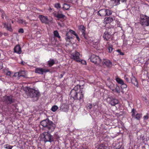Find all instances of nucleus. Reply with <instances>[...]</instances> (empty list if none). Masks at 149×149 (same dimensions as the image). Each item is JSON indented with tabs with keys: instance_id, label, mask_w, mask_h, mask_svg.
<instances>
[{
	"instance_id": "f257e3e1",
	"label": "nucleus",
	"mask_w": 149,
	"mask_h": 149,
	"mask_svg": "<svg viewBox=\"0 0 149 149\" xmlns=\"http://www.w3.org/2000/svg\"><path fill=\"white\" fill-rule=\"evenodd\" d=\"M79 88L80 86L77 85L75 86L71 90L70 93L71 98H73L74 100H83L84 92L82 90L78 89Z\"/></svg>"
},
{
	"instance_id": "f03ea898",
	"label": "nucleus",
	"mask_w": 149,
	"mask_h": 149,
	"mask_svg": "<svg viewBox=\"0 0 149 149\" xmlns=\"http://www.w3.org/2000/svg\"><path fill=\"white\" fill-rule=\"evenodd\" d=\"M24 90L28 97L35 98L36 100L38 99L40 95L39 92L38 90L30 88L29 87H26L24 88Z\"/></svg>"
},
{
	"instance_id": "7ed1b4c3",
	"label": "nucleus",
	"mask_w": 149,
	"mask_h": 149,
	"mask_svg": "<svg viewBox=\"0 0 149 149\" xmlns=\"http://www.w3.org/2000/svg\"><path fill=\"white\" fill-rule=\"evenodd\" d=\"M40 124L43 127H47L50 133L54 131L55 127V124L48 119L42 120L40 122Z\"/></svg>"
},
{
	"instance_id": "20e7f679",
	"label": "nucleus",
	"mask_w": 149,
	"mask_h": 149,
	"mask_svg": "<svg viewBox=\"0 0 149 149\" xmlns=\"http://www.w3.org/2000/svg\"><path fill=\"white\" fill-rule=\"evenodd\" d=\"M49 132V130L47 132H45L40 135V137L42 140L45 142H52L54 141L53 136L51 135Z\"/></svg>"
},
{
	"instance_id": "39448f33",
	"label": "nucleus",
	"mask_w": 149,
	"mask_h": 149,
	"mask_svg": "<svg viewBox=\"0 0 149 149\" xmlns=\"http://www.w3.org/2000/svg\"><path fill=\"white\" fill-rule=\"evenodd\" d=\"M140 21L142 25L149 26V17L144 15H141Z\"/></svg>"
},
{
	"instance_id": "423d86ee",
	"label": "nucleus",
	"mask_w": 149,
	"mask_h": 149,
	"mask_svg": "<svg viewBox=\"0 0 149 149\" xmlns=\"http://www.w3.org/2000/svg\"><path fill=\"white\" fill-rule=\"evenodd\" d=\"M112 12L109 10L103 9L100 10L98 13L102 17L105 16H109L112 14Z\"/></svg>"
},
{
	"instance_id": "0eeeda50",
	"label": "nucleus",
	"mask_w": 149,
	"mask_h": 149,
	"mask_svg": "<svg viewBox=\"0 0 149 149\" xmlns=\"http://www.w3.org/2000/svg\"><path fill=\"white\" fill-rule=\"evenodd\" d=\"M80 56L81 55L79 53L75 51L71 54L70 58L77 62L80 61Z\"/></svg>"
},
{
	"instance_id": "6e6552de",
	"label": "nucleus",
	"mask_w": 149,
	"mask_h": 149,
	"mask_svg": "<svg viewBox=\"0 0 149 149\" xmlns=\"http://www.w3.org/2000/svg\"><path fill=\"white\" fill-rule=\"evenodd\" d=\"M91 60L92 62L95 64H100L101 63V60L99 57L94 54L91 56Z\"/></svg>"
},
{
	"instance_id": "1a4fd4ad",
	"label": "nucleus",
	"mask_w": 149,
	"mask_h": 149,
	"mask_svg": "<svg viewBox=\"0 0 149 149\" xmlns=\"http://www.w3.org/2000/svg\"><path fill=\"white\" fill-rule=\"evenodd\" d=\"M26 75V72L24 70H21L18 72L15 73L13 76L16 77H25Z\"/></svg>"
},
{
	"instance_id": "9d476101",
	"label": "nucleus",
	"mask_w": 149,
	"mask_h": 149,
	"mask_svg": "<svg viewBox=\"0 0 149 149\" xmlns=\"http://www.w3.org/2000/svg\"><path fill=\"white\" fill-rule=\"evenodd\" d=\"M49 71L48 69H45L42 68H36L35 69V72L40 74H43L44 73Z\"/></svg>"
},
{
	"instance_id": "9b49d317",
	"label": "nucleus",
	"mask_w": 149,
	"mask_h": 149,
	"mask_svg": "<svg viewBox=\"0 0 149 149\" xmlns=\"http://www.w3.org/2000/svg\"><path fill=\"white\" fill-rule=\"evenodd\" d=\"M106 84L107 86L112 91L113 90V88L115 87V85L116 84H114L112 83L110 81V79H107V80L106 82Z\"/></svg>"
},
{
	"instance_id": "f8f14e48",
	"label": "nucleus",
	"mask_w": 149,
	"mask_h": 149,
	"mask_svg": "<svg viewBox=\"0 0 149 149\" xmlns=\"http://www.w3.org/2000/svg\"><path fill=\"white\" fill-rule=\"evenodd\" d=\"M4 98L8 104H11L13 102V97L11 95L6 96L4 97Z\"/></svg>"
},
{
	"instance_id": "ddd939ff",
	"label": "nucleus",
	"mask_w": 149,
	"mask_h": 149,
	"mask_svg": "<svg viewBox=\"0 0 149 149\" xmlns=\"http://www.w3.org/2000/svg\"><path fill=\"white\" fill-rule=\"evenodd\" d=\"M103 65H105L108 67H111L112 65V63L109 60L104 59L102 62Z\"/></svg>"
},
{
	"instance_id": "4468645a",
	"label": "nucleus",
	"mask_w": 149,
	"mask_h": 149,
	"mask_svg": "<svg viewBox=\"0 0 149 149\" xmlns=\"http://www.w3.org/2000/svg\"><path fill=\"white\" fill-rule=\"evenodd\" d=\"M38 17L42 23H48V20L46 17L42 15H39Z\"/></svg>"
},
{
	"instance_id": "2eb2a0df",
	"label": "nucleus",
	"mask_w": 149,
	"mask_h": 149,
	"mask_svg": "<svg viewBox=\"0 0 149 149\" xmlns=\"http://www.w3.org/2000/svg\"><path fill=\"white\" fill-rule=\"evenodd\" d=\"M114 19L115 18L113 17L105 18L104 19V23L105 24H107L112 22Z\"/></svg>"
},
{
	"instance_id": "dca6fc26",
	"label": "nucleus",
	"mask_w": 149,
	"mask_h": 149,
	"mask_svg": "<svg viewBox=\"0 0 149 149\" xmlns=\"http://www.w3.org/2000/svg\"><path fill=\"white\" fill-rule=\"evenodd\" d=\"M3 24L4 25V27L6 28L7 30L11 32L13 31V29L10 24H6L5 23H3Z\"/></svg>"
},
{
	"instance_id": "f3484780",
	"label": "nucleus",
	"mask_w": 149,
	"mask_h": 149,
	"mask_svg": "<svg viewBox=\"0 0 149 149\" xmlns=\"http://www.w3.org/2000/svg\"><path fill=\"white\" fill-rule=\"evenodd\" d=\"M14 52L18 54L21 53L22 51L21 48L19 45H16L14 49Z\"/></svg>"
},
{
	"instance_id": "a211bd4d",
	"label": "nucleus",
	"mask_w": 149,
	"mask_h": 149,
	"mask_svg": "<svg viewBox=\"0 0 149 149\" xmlns=\"http://www.w3.org/2000/svg\"><path fill=\"white\" fill-rule=\"evenodd\" d=\"M131 79L132 83L135 86L137 87L138 86V84L137 80L135 77L132 75L131 77Z\"/></svg>"
},
{
	"instance_id": "6ab92c4d",
	"label": "nucleus",
	"mask_w": 149,
	"mask_h": 149,
	"mask_svg": "<svg viewBox=\"0 0 149 149\" xmlns=\"http://www.w3.org/2000/svg\"><path fill=\"white\" fill-rule=\"evenodd\" d=\"M53 14L54 16L58 18V19L60 18H63L65 16L62 13H54Z\"/></svg>"
},
{
	"instance_id": "aec40b11",
	"label": "nucleus",
	"mask_w": 149,
	"mask_h": 149,
	"mask_svg": "<svg viewBox=\"0 0 149 149\" xmlns=\"http://www.w3.org/2000/svg\"><path fill=\"white\" fill-rule=\"evenodd\" d=\"M103 38L106 40H108L111 37V35L107 32H105L103 35Z\"/></svg>"
},
{
	"instance_id": "412c9836",
	"label": "nucleus",
	"mask_w": 149,
	"mask_h": 149,
	"mask_svg": "<svg viewBox=\"0 0 149 149\" xmlns=\"http://www.w3.org/2000/svg\"><path fill=\"white\" fill-rule=\"evenodd\" d=\"M109 99L110 100V103L111 105L115 106V105L118 104V100L117 99H113L111 100L110 98H109Z\"/></svg>"
},
{
	"instance_id": "4be33fe9",
	"label": "nucleus",
	"mask_w": 149,
	"mask_h": 149,
	"mask_svg": "<svg viewBox=\"0 0 149 149\" xmlns=\"http://www.w3.org/2000/svg\"><path fill=\"white\" fill-rule=\"evenodd\" d=\"M110 3L112 6H116L120 3L119 0H110Z\"/></svg>"
},
{
	"instance_id": "5701e85b",
	"label": "nucleus",
	"mask_w": 149,
	"mask_h": 149,
	"mask_svg": "<svg viewBox=\"0 0 149 149\" xmlns=\"http://www.w3.org/2000/svg\"><path fill=\"white\" fill-rule=\"evenodd\" d=\"M113 89L114 90L112 91L114 92L118 93H119L120 92V87L117 84L115 85V87L114 88H113Z\"/></svg>"
},
{
	"instance_id": "b1692460",
	"label": "nucleus",
	"mask_w": 149,
	"mask_h": 149,
	"mask_svg": "<svg viewBox=\"0 0 149 149\" xmlns=\"http://www.w3.org/2000/svg\"><path fill=\"white\" fill-rule=\"evenodd\" d=\"M66 37L65 38V39L67 42H70V40L72 39L73 38L72 36H70L68 34V33H66Z\"/></svg>"
},
{
	"instance_id": "393cba45",
	"label": "nucleus",
	"mask_w": 149,
	"mask_h": 149,
	"mask_svg": "<svg viewBox=\"0 0 149 149\" xmlns=\"http://www.w3.org/2000/svg\"><path fill=\"white\" fill-rule=\"evenodd\" d=\"M79 29L81 31L82 33V34L84 35L85 34L84 32L85 30V28L83 25H80L79 27Z\"/></svg>"
},
{
	"instance_id": "a878e982",
	"label": "nucleus",
	"mask_w": 149,
	"mask_h": 149,
	"mask_svg": "<svg viewBox=\"0 0 149 149\" xmlns=\"http://www.w3.org/2000/svg\"><path fill=\"white\" fill-rule=\"evenodd\" d=\"M54 63L55 62L54 60L50 59L48 61V65L49 66H51L54 65Z\"/></svg>"
},
{
	"instance_id": "bb28decb",
	"label": "nucleus",
	"mask_w": 149,
	"mask_h": 149,
	"mask_svg": "<svg viewBox=\"0 0 149 149\" xmlns=\"http://www.w3.org/2000/svg\"><path fill=\"white\" fill-rule=\"evenodd\" d=\"M116 80L118 84L121 85L122 84H123V82H124L123 81L122 79L118 77L116 78Z\"/></svg>"
},
{
	"instance_id": "cd10ccee",
	"label": "nucleus",
	"mask_w": 149,
	"mask_h": 149,
	"mask_svg": "<svg viewBox=\"0 0 149 149\" xmlns=\"http://www.w3.org/2000/svg\"><path fill=\"white\" fill-rule=\"evenodd\" d=\"M13 147V146L8 144L5 145L4 146V147L6 149H12Z\"/></svg>"
},
{
	"instance_id": "c85d7f7f",
	"label": "nucleus",
	"mask_w": 149,
	"mask_h": 149,
	"mask_svg": "<svg viewBox=\"0 0 149 149\" xmlns=\"http://www.w3.org/2000/svg\"><path fill=\"white\" fill-rule=\"evenodd\" d=\"M70 7V6L69 5L67 4H64L63 5V9L65 10H68Z\"/></svg>"
},
{
	"instance_id": "c756f323",
	"label": "nucleus",
	"mask_w": 149,
	"mask_h": 149,
	"mask_svg": "<svg viewBox=\"0 0 149 149\" xmlns=\"http://www.w3.org/2000/svg\"><path fill=\"white\" fill-rule=\"evenodd\" d=\"M58 108V107L56 105H54L52 107L51 109V110L52 111L55 112L57 110Z\"/></svg>"
},
{
	"instance_id": "7c9ffc66",
	"label": "nucleus",
	"mask_w": 149,
	"mask_h": 149,
	"mask_svg": "<svg viewBox=\"0 0 149 149\" xmlns=\"http://www.w3.org/2000/svg\"><path fill=\"white\" fill-rule=\"evenodd\" d=\"M54 36L56 37H58V38H60V36H59L58 32L57 31H55L54 32Z\"/></svg>"
},
{
	"instance_id": "2f4dec72",
	"label": "nucleus",
	"mask_w": 149,
	"mask_h": 149,
	"mask_svg": "<svg viewBox=\"0 0 149 149\" xmlns=\"http://www.w3.org/2000/svg\"><path fill=\"white\" fill-rule=\"evenodd\" d=\"M98 108V106L97 105H93L92 110L94 111H95L98 110L97 109Z\"/></svg>"
},
{
	"instance_id": "473e14b6",
	"label": "nucleus",
	"mask_w": 149,
	"mask_h": 149,
	"mask_svg": "<svg viewBox=\"0 0 149 149\" xmlns=\"http://www.w3.org/2000/svg\"><path fill=\"white\" fill-rule=\"evenodd\" d=\"M109 51V52L111 53L113 51V48L112 46H109L108 47Z\"/></svg>"
},
{
	"instance_id": "72a5a7b5",
	"label": "nucleus",
	"mask_w": 149,
	"mask_h": 149,
	"mask_svg": "<svg viewBox=\"0 0 149 149\" xmlns=\"http://www.w3.org/2000/svg\"><path fill=\"white\" fill-rule=\"evenodd\" d=\"M92 43L94 45H97L99 43V42L97 40H94L92 42Z\"/></svg>"
},
{
	"instance_id": "f704fd0d",
	"label": "nucleus",
	"mask_w": 149,
	"mask_h": 149,
	"mask_svg": "<svg viewBox=\"0 0 149 149\" xmlns=\"http://www.w3.org/2000/svg\"><path fill=\"white\" fill-rule=\"evenodd\" d=\"M127 87V85L126 84L124 83V82H123V84H121V87L123 88H126Z\"/></svg>"
},
{
	"instance_id": "c9c22d12",
	"label": "nucleus",
	"mask_w": 149,
	"mask_h": 149,
	"mask_svg": "<svg viewBox=\"0 0 149 149\" xmlns=\"http://www.w3.org/2000/svg\"><path fill=\"white\" fill-rule=\"evenodd\" d=\"M77 62L81 63V64H86V62L84 60H81L80 59V61H77Z\"/></svg>"
},
{
	"instance_id": "e433bc0d",
	"label": "nucleus",
	"mask_w": 149,
	"mask_h": 149,
	"mask_svg": "<svg viewBox=\"0 0 149 149\" xmlns=\"http://www.w3.org/2000/svg\"><path fill=\"white\" fill-rule=\"evenodd\" d=\"M93 106V105H92L91 104H88L87 105L88 108L89 109H92Z\"/></svg>"
},
{
	"instance_id": "4c0bfd02",
	"label": "nucleus",
	"mask_w": 149,
	"mask_h": 149,
	"mask_svg": "<svg viewBox=\"0 0 149 149\" xmlns=\"http://www.w3.org/2000/svg\"><path fill=\"white\" fill-rule=\"evenodd\" d=\"M55 7L57 8H61V5L59 3H57L55 4Z\"/></svg>"
},
{
	"instance_id": "58836bf2",
	"label": "nucleus",
	"mask_w": 149,
	"mask_h": 149,
	"mask_svg": "<svg viewBox=\"0 0 149 149\" xmlns=\"http://www.w3.org/2000/svg\"><path fill=\"white\" fill-rule=\"evenodd\" d=\"M141 115L140 114H137L136 116V118L137 120H139L140 119Z\"/></svg>"
},
{
	"instance_id": "ea45409f",
	"label": "nucleus",
	"mask_w": 149,
	"mask_h": 149,
	"mask_svg": "<svg viewBox=\"0 0 149 149\" xmlns=\"http://www.w3.org/2000/svg\"><path fill=\"white\" fill-rule=\"evenodd\" d=\"M69 32L71 34H72L73 35H75L76 34V33L75 32L73 31V30H72L71 29H70L69 30Z\"/></svg>"
},
{
	"instance_id": "a19ab883",
	"label": "nucleus",
	"mask_w": 149,
	"mask_h": 149,
	"mask_svg": "<svg viewBox=\"0 0 149 149\" xmlns=\"http://www.w3.org/2000/svg\"><path fill=\"white\" fill-rule=\"evenodd\" d=\"M6 74L7 75L10 76L11 74V72L7 70L6 72Z\"/></svg>"
},
{
	"instance_id": "79ce46f5",
	"label": "nucleus",
	"mask_w": 149,
	"mask_h": 149,
	"mask_svg": "<svg viewBox=\"0 0 149 149\" xmlns=\"http://www.w3.org/2000/svg\"><path fill=\"white\" fill-rule=\"evenodd\" d=\"M18 32L19 33H23L24 30L23 29L20 28L18 30Z\"/></svg>"
},
{
	"instance_id": "37998d69",
	"label": "nucleus",
	"mask_w": 149,
	"mask_h": 149,
	"mask_svg": "<svg viewBox=\"0 0 149 149\" xmlns=\"http://www.w3.org/2000/svg\"><path fill=\"white\" fill-rule=\"evenodd\" d=\"M54 138L56 139H57L59 138V136L58 135V134L57 133H56L54 135Z\"/></svg>"
},
{
	"instance_id": "c03bdc74",
	"label": "nucleus",
	"mask_w": 149,
	"mask_h": 149,
	"mask_svg": "<svg viewBox=\"0 0 149 149\" xmlns=\"http://www.w3.org/2000/svg\"><path fill=\"white\" fill-rule=\"evenodd\" d=\"M18 22L19 23H22H22H23L24 20L22 19H20L19 20Z\"/></svg>"
},
{
	"instance_id": "a18cd8bd",
	"label": "nucleus",
	"mask_w": 149,
	"mask_h": 149,
	"mask_svg": "<svg viewBox=\"0 0 149 149\" xmlns=\"http://www.w3.org/2000/svg\"><path fill=\"white\" fill-rule=\"evenodd\" d=\"M124 79L127 82H129V80L128 79V78H127L125 75V76Z\"/></svg>"
},
{
	"instance_id": "49530a36",
	"label": "nucleus",
	"mask_w": 149,
	"mask_h": 149,
	"mask_svg": "<svg viewBox=\"0 0 149 149\" xmlns=\"http://www.w3.org/2000/svg\"><path fill=\"white\" fill-rule=\"evenodd\" d=\"M117 51L118 52L120 53V55H124V54L123 53L121 52L120 50H118Z\"/></svg>"
},
{
	"instance_id": "de8ad7c7",
	"label": "nucleus",
	"mask_w": 149,
	"mask_h": 149,
	"mask_svg": "<svg viewBox=\"0 0 149 149\" xmlns=\"http://www.w3.org/2000/svg\"><path fill=\"white\" fill-rule=\"evenodd\" d=\"M75 36H76L77 38V40L78 41H79V40H80V39L79 38V37L78 36V35L76 34Z\"/></svg>"
},
{
	"instance_id": "09e8293b",
	"label": "nucleus",
	"mask_w": 149,
	"mask_h": 149,
	"mask_svg": "<svg viewBox=\"0 0 149 149\" xmlns=\"http://www.w3.org/2000/svg\"><path fill=\"white\" fill-rule=\"evenodd\" d=\"M1 13H2V18H3V14L4 13V12L2 10H1Z\"/></svg>"
},
{
	"instance_id": "8fccbe9b",
	"label": "nucleus",
	"mask_w": 149,
	"mask_h": 149,
	"mask_svg": "<svg viewBox=\"0 0 149 149\" xmlns=\"http://www.w3.org/2000/svg\"><path fill=\"white\" fill-rule=\"evenodd\" d=\"M27 24V22L25 21V20H24L23 23H22V24L24 25H26Z\"/></svg>"
},
{
	"instance_id": "3c124183",
	"label": "nucleus",
	"mask_w": 149,
	"mask_h": 149,
	"mask_svg": "<svg viewBox=\"0 0 149 149\" xmlns=\"http://www.w3.org/2000/svg\"><path fill=\"white\" fill-rule=\"evenodd\" d=\"M145 119H147L148 118V117L147 116H144L143 117Z\"/></svg>"
},
{
	"instance_id": "603ef678",
	"label": "nucleus",
	"mask_w": 149,
	"mask_h": 149,
	"mask_svg": "<svg viewBox=\"0 0 149 149\" xmlns=\"http://www.w3.org/2000/svg\"><path fill=\"white\" fill-rule=\"evenodd\" d=\"M0 69H1L2 68V63H0Z\"/></svg>"
},
{
	"instance_id": "864d4df0",
	"label": "nucleus",
	"mask_w": 149,
	"mask_h": 149,
	"mask_svg": "<svg viewBox=\"0 0 149 149\" xmlns=\"http://www.w3.org/2000/svg\"><path fill=\"white\" fill-rule=\"evenodd\" d=\"M126 0H119V3H120V1H121L122 2H124V1H126Z\"/></svg>"
},
{
	"instance_id": "5fc2aeb1",
	"label": "nucleus",
	"mask_w": 149,
	"mask_h": 149,
	"mask_svg": "<svg viewBox=\"0 0 149 149\" xmlns=\"http://www.w3.org/2000/svg\"><path fill=\"white\" fill-rule=\"evenodd\" d=\"M134 109H132V112L133 113H134ZM134 115V114H133L132 116H133Z\"/></svg>"
},
{
	"instance_id": "6e6d98bb",
	"label": "nucleus",
	"mask_w": 149,
	"mask_h": 149,
	"mask_svg": "<svg viewBox=\"0 0 149 149\" xmlns=\"http://www.w3.org/2000/svg\"><path fill=\"white\" fill-rule=\"evenodd\" d=\"M97 149H103V148H101L100 147H99Z\"/></svg>"
},
{
	"instance_id": "4d7b16f0",
	"label": "nucleus",
	"mask_w": 149,
	"mask_h": 149,
	"mask_svg": "<svg viewBox=\"0 0 149 149\" xmlns=\"http://www.w3.org/2000/svg\"><path fill=\"white\" fill-rule=\"evenodd\" d=\"M2 33L1 32H0V36H1L2 35Z\"/></svg>"
},
{
	"instance_id": "13d9d810",
	"label": "nucleus",
	"mask_w": 149,
	"mask_h": 149,
	"mask_svg": "<svg viewBox=\"0 0 149 149\" xmlns=\"http://www.w3.org/2000/svg\"><path fill=\"white\" fill-rule=\"evenodd\" d=\"M116 149H123V148H116Z\"/></svg>"
},
{
	"instance_id": "bf43d9fd",
	"label": "nucleus",
	"mask_w": 149,
	"mask_h": 149,
	"mask_svg": "<svg viewBox=\"0 0 149 149\" xmlns=\"http://www.w3.org/2000/svg\"><path fill=\"white\" fill-rule=\"evenodd\" d=\"M22 64H24V62H23V61L22 62Z\"/></svg>"
},
{
	"instance_id": "052dcab7",
	"label": "nucleus",
	"mask_w": 149,
	"mask_h": 149,
	"mask_svg": "<svg viewBox=\"0 0 149 149\" xmlns=\"http://www.w3.org/2000/svg\"><path fill=\"white\" fill-rule=\"evenodd\" d=\"M12 23H13V21H12Z\"/></svg>"
},
{
	"instance_id": "680f3d73",
	"label": "nucleus",
	"mask_w": 149,
	"mask_h": 149,
	"mask_svg": "<svg viewBox=\"0 0 149 149\" xmlns=\"http://www.w3.org/2000/svg\"><path fill=\"white\" fill-rule=\"evenodd\" d=\"M1 53H0V56H1Z\"/></svg>"
},
{
	"instance_id": "e2e57ef3",
	"label": "nucleus",
	"mask_w": 149,
	"mask_h": 149,
	"mask_svg": "<svg viewBox=\"0 0 149 149\" xmlns=\"http://www.w3.org/2000/svg\"><path fill=\"white\" fill-rule=\"evenodd\" d=\"M61 109H62V107H61Z\"/></svg>"
}]
</instances>
